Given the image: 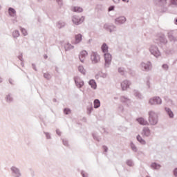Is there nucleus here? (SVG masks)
Here are the masks:
<instances>
[{"mask_svg":"<svg viewBox=\"0 0 177 177\" xmlns=\"http://www.w3.org/2000/svg\"><path fill=\"white\" fill-rule=\"evenodd\" d=\"M149 122L151 125H157L158 124V115L153 111L149 112Z\"/></svg>","mask_w":177,"mask_h":177,"instance_id":"nucleus-1","label":"nucleus"},{"mask_svg":"<svg viewBox=\"0 0 177 177\" xmlns=\"http://www.w3.org/2000/svg\"><path fill=\"white\" fill-rule=\"evenodd\" d=\"M104 68H109L111 65L112 57L111 54L106 53L104 54Z\"/></svg>","mask_w":177,"mask_h":177,"instance_id":"nucleus-2","label":"nucleus"},{"mask_svg":"<svg viewBox=\"0 0 177 177\" xmlns=\"http://www.w3.org/2000/svg\"><path fill=\"white\" fill-rule=\"evenodd\" d=\"M85 20V17L82 16L81 17L78 15H74L72 17V21L73 24H75V26H80V24H82Z\"/></svg>","mask_w":177,"mask_h":177,"instance_id":"nucleus-3","label":"nucleus"},{"mask_svg":"<svg viewBox=\"0 0 177 177\" xmlns=\"http://www.w3.org/2000/svg\"><path fill=\"white\" fill-rule=\"evenodd\" d=\"M91 60L93 64H97V63L100 62V55L97 52L93 51L91 55Z\"/></svg>","mask_w":177,"mask_h":177,"instance_id":"nucleus-4","label":"nucleus"},{"mask_svg":"<svg viewBox=\"0 0 177 177\" xmlns=\"http://www.w3.org/2000/svg\"><path fill=\"white\" fill-rule=\"evenodd\" d=\"M104 29L108 31V32H114L117 31V26L113 24L106 23L104 24Z\"/></svg>","mask_w":177,"mask_h":177,"instance_id":"nucleus-5","label":"nucleus"},{"mask_svg":"<svg viewBox=\"0 0 177 177\" xmlns=\"http://www.w3.org/2000/svg\"><path fill=\"white\" fill-rule=\"evenodd\" d=\"M149 52L151 55L155 56V57H158L161 55V53L160 52V50H158V47H157L155 45H151L149 48Z\"/></svg>","mask_w":177,"mask_h":177,"instance_id":"nucleus-6","label":"nucleus"},{"mask_svg":"<svg viewBox=\"0 0 177 177\" xmlns=\"http://www.w3.org/2000/svg\"><path fill=\"white\" fill-rule=\"evenodd\" d=\"M149 103L151 106L154 104H161L162 103V100L158 96H155L149 99Z\"/></svg>","mask_w":177,"mask_h":177,"instance_id":"nucleus-7","label":"nucleus"},{"mask_svg":"<svg viewBox=\"0 0 177 177\" xmlns=\"http://www.w3.org/2000/svg\"><path fill=\"white\" fill-rule=\"evenodd\" d=\"M10 171L13 177H21V172H20V169L17 168L16 166L11 167Z\"/></svg>","mask_w":177,"mask_h":177,"instance_id":"nucleus-8","label":"nucleus"},{"mask_svg":"<svg viewBox=\"0 0 177 177\" xmlns=\"http://www.w3.org/2000/svg\"><path fill=\"white\" fill-rule=\"evenodd\" d=\"M141 67L142 71H150L151 70V62L150 61H148L147 63L142 62Z\"/></svg>","mask_w":177,"mask_h":177,"instance_id":"nucleus-9","label":"nucleus"},{"mask_svg":"<svg viewBox=\"0 0 177 177\" xmlns=\"http://www.w3.org/2000/svg\"><path fill=\"white\" fill-rule=\"evenodd\" d=\"M126 21L127 18L124 16H120L115 19V24H116V26H121L122 24H124Z\"/></svg>","mask_w":177,"mask_h":177,"instance_id":"nucleus-10","label":"nucleus"},{"mask_svg":"<svg viewBox=\"0 0 177 177\" xmlns=\"http://www.w3.org/2000/svg\"><path fill=\"white\" fill-rule=\"evenodd\" d=\"M155 44H163L164 45H166V44L168 42V40H167V38H165V36L162 35L159 37L158 39H156L154 41Z\"/></svg>","mask_w":177,"mask_h":177,"instance_id":"nucleus-11","label":"nucleus"},{"mask_svg":"<svg viewBox=\"0 0 177 177\" xmlns=\"http://www.w3.org/2000/svg\"><path fill=\"white\" fill-rule=\"evenodd\" d=\"M74 81L77 88H82V86L84 85V80H81V78H80L78 76L74 77Z\"/></svg>","mask_w":177,"mask_h":177,"instance_id":"nucleus-12","label":"nucleus"},{"mask_svg":"<svg viewBox=\"0 0 177 177\" xmlns=\"http://www.w3.org/2000/svg\"><path fill=\"white\" fill-rule=\"evenodd\" d=\"M141 135L143 138H149V136L151 135V131H150L149 127H144L141 132Z\"/></svg>","mask_w":177,"mask_h":177,"instance_id":"nucleus-13","label":"nucleus"},{"mask_svg":"<svg viewBox=\"0 0 177 177\" xmlns=\"http://www.w3.org/2000/svg\"><path fill=\"white\" fill-rule=\"evenodd\" d=\"M88 56V52L85 50H83L79 54V59L81 63H84L85 62V58Z\"/></svg>","mask_w":177,"mask_h":177,"instance_id":"nucleus-14","label":"nucleus"},{"mask_svg":"<svg viewBox=\"0 0 177 177\" xmlns=\"http://www.w3.org/2000/svg\"><path fill=\"white\" fill-rule=\"evenodd\" d=\"M131 86V81L124 80L121 83L122 91H127Z\"/></svg>","mask_w":177,"mask_h":177,"instance_id":"nucleus-15","label":"nucleus"},{"mask_svg":"<svg viewBox=\"0 0 177 177\" xmlns=\"http://www.w3.org/2000/svg\"><path fill=\"white\" fill-rule=\"evenodd\" d=\"M136 121L140 125H149V122L143 118H138L136 119Z\"/></svg>","mask_w":177,"mask_h":177,"instance_id":"nucleus-16","label":"nucleus"},{"mask_svg":"<svg viewBox=\"0 0 177 177\" xmlns=\"http://www.w3.org/2000/svg\"><path fill=\"white\" fill-rule=\"evenodd\" d=\"M165 111H166V113L169 118H174V117H175L174 112L172 111V110H171L170 108L165 107Z\"/></svg>","mask_w":177,"mask_h":177,"instance_id":"nucleus-17","label":"nucleus"},{"mask_svg":"<svg viewBox=\"0 0 177 177\" xmlns=\"http://www.w3.org/2000/svg\"><path fill=\"white\" fill-rule=\"evenodd\" d=\"M88 85H90L92 89H97V84H96V81H95V80L93 79H91L88 81Z\"/></svg>","mask_w":177,"mask_h":177,"instance_id":"nucleus-18","label":"nucleus"},{"mask_svg":"<svg viewBox=\"0 0 177 177\" xmlns=\"http://www.w3.org/2000/svg\"><path fill=\"white\" fill-rule=\"evenodd\" d=\"M8 14L10 17H15L16 16V10L12 7H9Z\"/></svg>","mask_w":177,"mask_h":177,"instance_id":"nucleus-19","label":"nucleus"},{"mask_svg":"<svg viewBox=\"0 0 177 177\" xmlns=\"http://www.w3.org/2000/svg\"><path fill=\"white\" fill-rule=\"evenodd\" d=\"M75 44H78L81 41H82V35L81 33H79L77 35H75Z\"/></svg>","mask_w":177,"mask_h":177,"instance_id":"nucleus-20","label":"nucleus"},{"mask_svg":"<svg viewBox=\"0 0 177 177\" xmlns=\"http://www.w3.org/2000/svg\"><path fill=\"white\" fill-rule=\"evenodd\" d=\"M120 101L122 103H124V104H127V106L131 103V100H129L128 97L125 96H122L120 97Z\"/></svg>","mask_w":177,"mask_h":177,"instance_id":"nucleus-21","label":"nucleus"},{"mask_svg":"<svg viewBox=\"0 0 177 177\" xmlns=\"http://www.w3.org/2000/svg\"><path fill=\"white\" fill-rule=\"evenodd\" d=\"M151 168L152 169L158 170L161 168V165H160L156 162H153L151 164Z\"/></svg>","mask_w":177,"mask_h":177,"instance_id":"nucleus-22","label":"nucleus"},{"mask_svg":"<svg viewBox=\"0 0 177 177\" xmlns=\"http://www.w3.org/2000/svg\"><path fill=\"white\" fill-rule=\"evenodd\" d=\"M136 140L138 141L140 143V145H146V140H145V139H143V138H142V136L140 134H138L136 136Z\"/></svg>","mask_w":177,"mask_h":177,"instance_id":"nucleus-23","label":"nucleus"},{"mask_svg":"<svg viewBox=\"0 0 177 177\" xmlns=\"http://www.w3.org/2000/svg\"><path fill=\"white\" fill-rule=\"evenodd\" d=\"M57 27L59 30L62 28H64V27H66V22L63 21H59L58 22H57Z\"/></svg>","mask_w":177,"mask_h":177,"instance_id":"nucleus-24","label":"nucleus"},{"mask_svg":"<svg viewBox=\"0 0 177 177\" xmlns=\"http://www.w3.org/2000/svg\"><path fill=\"white\" fill-rule=\"evenodd\" d=\"M65 52L68 50H71V49H74V46L71 45L70 43H67L64 46Z\"/></svg>","mask_w":177,"mask_h":177,"instance_id":"nucleus-25","label":"nucleus"},{"mask_svg":"<svg viewBox=\"0 0 177 177\" xmlns=\"http://www.w3.org/2000/svg\"><path fill=\"white\" fill-rule=\"evenodd\" d=\"M101 49L103 52V53H106L109 52V46H107V44L103 43V44L101 46Z\"/></svg>","mask_w":177,"mask_h":177,"instance_id":"nucleus-26","label":"nucleus"},{"mask_svg":"<svg viewBox=\"0 0 177 177\" xmlns=\"http://www.w3.org/2000/svg\"><path fill=\"white\" fill-rule=\"evenodd\" d=\"M73 12H75L76 13H82V12H84V9L81 7L75 6L72 9Z\"/></svg>","mask_w":177,"mask_h":177,"instance_id":"nucleus-27","label":"nucleus"},{"mask_svg":"<svg viewBox=\"0 0 177 177\" xmlns=\"http://www.w3.org/2000/svg\"><path fill=\"white\" fill-rule=\"evenodd\" d=\"M130 147L134 153H138V147L133 143V142L131 141L130 142Z\"/></svg>","mask_w":177,"mask_h":177,"instance_id":"nucleus-28","label":"nucleus"},{"mask_svg":"<svg viewBox=\"0 0 177 177\" xmlns=\"http://www.w3.org/2000/svg\"><path fill=\"white\" fill-rule=\"evenodd\" d=\"M133 95L136 96V97H138V99H143V96L142 95V93L139 92L138 90L133 91Z\"/></svg>","mask_w":177,"mask_h":177,"instance_id":"nucleus-29","label":"nucleus"},{"mask_svg":"<svg viewBox=\"0 0 177 177\" xmlns=\"http://www.w3.org/2000/svg\"><path fill=\"white\" fill-rule=\"evenodd\" d=\"M86 110L88 115H91V114H92V111H93V106H92V103H90V105L87 106Z\"/></svg>","mask_w":177,"mask_h":177,"instance_id":"nucleus-30","label":"nucleus"},{"mask_svg":"<svg viewBox=\"0 0 177 177\" xmlns=\"http://www.w3.org/2000/svg\"><path fill=\"white\" fill-rule=\"evenodd\" d=\"M78 71L81 73V74H83V75H85L86 74V71L82 65H80L78 66Z\"/></svg>","mask_w":177,"mask_h":177,"instance_id":"nucleus-31","label":"nucleus"},{"mask_svg":"<svg viewBox=\"0 0 177 177\" xmlns=\"http://www.w3.org/2000/svg\"><path fill=\"white\" fill-rule=\"evenodd\" d=\"M6 101L7 103H12V102H13V97H12V94H8L6 96Z\"/></svg>","mask_w":177,"mask_h":177,"instance_id":"nucleus-32","label":"nucleus"},{"mask_svg":"<svg viewBox=\"0 0 177 177\" xmlns=\"http://www.w3.org/2000/svg\"><path fill=\"white\" fill-rule=\"evenodd\" d=\"M93 104L94 109H99L100 107V100L99 99L94 100Z\"/></svg>","mask_w":177,"mask_h":177,"instance_id":"nucleus-33","label":"nucleus"},{"mask_svg":"<svg viewBox=\"0 0 177 177\" xmlns=\"http://www.w3.org/2000/svg\"><path fill=\"white\" fill-rule=\"evenodd\" d=\"M169 39L171 42H175L176 41V37L172 35V33L169 32L168 33Z\"/></svg>","mask_w":177,"mask_h":177,"instance_id":"nucleus-34","label":"nucleus"},{"mask_svg":"<svg viewBox=\"0 0 177 177\" xmlns=\"http://www.w3.org/2000/svg\"><path fill=\"white\" fill-rule=\"evenodd\" d=\"M13 38H19L20 37V32L18 30H15L12 32Z\"/></svg>","mask_w":177,"mask_h":177,"instance_id":"nucleus-35","label":"nucleus"},{"mask_svg":"<svg viewBox=\"0 0 177 177\" xmlns=\"http://www.w3.org/2000/svg\"><path fill=\"white\" fill-rule=\"evenodd\" d=\"M156 2H158L160 6H164L167 5V1L168 0H154Z\"/></svg>","mask_w":177,"mask_h":177,"instance_id":"nucleus-36","label":"nucleus"},{"mask_svg":"<svg viewBox=\"0 0 177 177\" xmlns=\"http://www.w3.org/2000/svg\"><path fill=\"white\" fill-rule=\"evenodd\" d=\"M118 71L120 75H125V68L119 67Z\"/></svg>","mask_w":177,"mask_h":177,"instance_id":"nucleus-37","label":"nucleus"},{"mask_svg":"<svg viewBox=\"0 0 177 177\" xmlns=\"http://www.w3.org/2000/svg\"><path fill=\"white\" fill-rule=\"evenodd\" d=\"M126 164L127 165H128V167H133V165H135V164L133 163V160H132L131 159H129L126 161Z\"/></svg>","mask_w":177,"mask_h":177,"instance_id":"nucleus-38","label":"nucleus"},{"mask_svg":"<svg viewBox=\"0 0 177 177\" xmlns=\"http://www.w3.org/2000/svg\"><path fill=\"white\" fill-rule=\"evenodd\" d=\"M64 113L66 115H68V114H71V109L70 108H64Z\"/></svg>","mask_w":177,"mask_h":177,"instance_id":"nucleus-39","label":"nucleus"},{"mask_svg":"<svg viewBox=\"0 0 177 177\" xmlns=\"http://www.w3.org/2000/svg\"><path fill=\"white\" fill-rule=\"evenodd\" d=\"M44 77L46 78V80H50V78H52V76L50 75V74H49V73H44Z\"/></svg>","mask_w":177,"mask_h":177,"instance_id":"nucleus-40","label":"nucleus"},{"mask_svg":"<svg viewBox=\"0 0 177 177\" xmlns=\"http://www.w3.org/2000/svg\"><path fill=\"white\" fill-rule=\"evenodd\" d=\"M20 31H21V32H22V34H23V35H24V37L28 35L27 30H26V28L20 27Z\"/></svg>","mask_w":177,"mask_h":177,"instance_id":"nucleus-41","label":"nucleus"},{"mask_svg":"<svg viewBox=\"0 0 177 177\" xmlns=\"http://www.w3.org/2000/svg\"><path fill=\"white\" fill-rule=\"evenodd\" d=\"M162 68L165 71H168V70H169V66H168V64H163L162 65Z\"/></svg>","mask_w":177,"mask_h":177,"instance_id":"nucleus-42","label":"nucleus"},{"mask_svg":"<svg viewBox=\"0 0 177 177\" xmlns=\"http://www.w3.org/2000/svg\"><path fill=\"white\" fill-rule=\"evenodd\" d=\"M44 135H46V138L48 140L52 139V136H50V133L49 132L44 131Z\"/></svg>","mask_w":177,"mask_h":177,"instance_id":"nucleus-43","label":"nucleus"},{"mask_svg":"<svg viewBox=\"0 0 177 177\" xmlns=\"http://www.w3.org/2000/svg\"><path fill=\"white\" fill-rule=\"evenodd\" d=\"M62 143H63L64 146L68 147V146H69L68 140H67L66 139H62Z\"/></svg>","mask_w":177,"mask_h":177,"instance_id":"nucleus-44","label":"nucleus"},{"mask_svg":"<svg viewBox=\"0 0 177 177\" xmlns=\"http://www.w3.org/2000/svg\"><path fill=\"white\" fill-rule=\"evenodd\" d=\"M80 174H81V175H82V177H88V173H86V172L85 171H84V170H82Z\"/></svg>","mask_w":177,"mask_h":177,"instance_id":"nucleus-45","label":"nucleus"},{"mask_svg":"<svg viewBox=\"0 0 177 177\" xmlns=\"http://www.w3.org/2000/svg\"><path fill=\"white\" fill-rule=\"evenodd\" d=\"M96 9L97 10H103V9H104V8H103V6L102 4H97L96 6Z\"/></svg>","mask_w":177,"mask_h":177,"instance_id":"nucleus-46","label":"nucleus"},{"mask_svg":"<svg viewBox=\"0 0 177 177\" xmlns=\"http://www.w3.org/2000/svg\"><path fill=\"white\" fill-rule=\"evenodd\" d=\"M56 2L59 8H62V6H63V0H56Z\"/></svg>","mask_w":177,"mask_h":177,"instance_id":"nucleus-47","label":"nucleus"},{"mask_svg":"<svg viewBox=\"0 0 177 177\" xmlns=\"http://www.w3.org/2000/svg\"><path fill=\"white\" fill-rule=\"evenodd\" d=\"M17 57L20 62H24V59H23V53H20V55Z\"/></svg>","mask_w":177,"mask_h":177,"instance_id":"nucleus-48","label":"nucleus"},{"mask_svg":"<svg viewBox=\"0 0 177 177\" xmlns=\"http://www.w3.org/2000/svg\"><path fill=\"white\" fill-rule=\"evenodd\" d=\"M114 9H115V6H109V8H108L109 12H113V10H114Z\"/></svg>","mask_w":177,"mask_h":177,"instance_id":"nucleus-49","label":"nucleus"},{"mask_svg":"<svg viewBox=\"0 0 177 177\" xmlns=\"http://www.w3.org/2000/svg\"><path fill=\"white\" fill-rule=\"evenodd\" d=\"M102 149H103L104 153H107V151H109V147H107V146H106V145H103Z\"/></svg>","mask_w":177,"mask_h":177,"instance_id":"nucleus-50","label":"nucleus"},{"mask_svg":"<svg viewBox=\"0 0 177 177\" xmlns=\"http://www.w3.org/2000/svg\"><path fill=\"white\" fill-rule=\"evenodd\" d=\"M170 2L171 5H175L176 6H177V0H170Z\"/></svg>","mask_w":177,"mask_h":177,"instance_id":"nucleus-51","label":"nucleus"},{"mask_svg":"<svg viewBox=\"0 0 177 177\" xmlns=\"http://www.w3.org/2000/svg\"><path fill=\"white\" fill-rule=\"evenodd\" d=\"M56 133H57V135H58V136H62V132L60 131V130L59 129H56Z\"/></svg>","mask_w":177,"mask_h":177,"instance_id":"nucleus-52","label":"nucleus"},{"mask_svg":"<svg viewBox=\"0 0 177 177\" xmlns=\"http://www.w3.org/2000/svg\"><path fill=\"white\" fill-rule=\"evenodd\" d=\"M173 174L175 177H177V167L174 168V169L173 170Z\"/></svg>","mask_w":177,"mask_h":177,"instance_id":"nucleus-53","label":"nucleus"},{"mask_svg":"<svg viewBox=\"0 0 177 177\" xmlns=\"http://www.w3.org/2000/svg\"><path fill=\"white\" fill-rule=\"evenodd\" d=\"M129 74H130V75H135V72L133 71H132L131 69L129 70Z\"/></svg>","mask_w":177,"mask_h":177,"instance_id":"nucleus-54","label":"nucleus"},{"mask_svg":"<svg viewBox=\"0 0 177 177\" xmlns=\"http://www.w3.org/2000/svg\"><path fill=\"white\" fill-rule=\"evenodd\" d=\"M102 75H100L101 78H107V73H101Z\"/></svg>","mask_w":177,"mask_h":177,"instance_id":"nucleus-55","label":"nucleus"},{"mask_svg":"<svg viewBox=\"0 0 177 177\" xmlns=\"http://www.w3.org/2000/svg\"><path fill=\"white\" fill-rule=\"evenodd\" d=\"M92 136L95 140H97V142H99V139L97 138V136H96V134L93 133Z\"/></svg>","mask_w":177,"mask_h":177,"instance_id":"nucleus-56","label":"nucleus"},{"mask_svg":"<svg viewBox=\"0 0 177 177\" xmlns=\"http://www.w3.org/2000/svg\"><path fill=\"white\" fill-rule=\"evenodd\" d=\"M32 68L35 71H37L38 70L37 69V66H35V64H32Z\"/></svg>","mask_w":177,"mask_h":177,"instance_id":"nucleus-57","label":"nucleus"},{"mask_svg":"<svg viewBox=\"0 0 177 177\" xmlns=\"http://www.w3.org/2000/svg\"><path fill=\"white\" fill-rule=\"evenodd\" d=\"M147 86L149 88H150V80H147Z\"/></svg>","mask_w":177,"mask_h":177,"instance_id":"nucleus-58","label":"nucleus"},{"mask_svg":"<svg viewBox=\"0 0 177 177\" xmlns=\"http://www.w3.org/2000/svg\"><path fill=\"white\" fill-rule=\"evenodd\" d=\"M114 3H120V0H113Z\"/></svg>","mask_w":177,"mask_h":177,"instance_id":"nucleus-59","label":"nucleus"},{"mask_svg":"<svg viewBox=\"0 0 177 177\" xmlns=\"http://www.w3.org/2000/svg\"><path fill=\"white\" fill-rule=\"evenodd\" d=\"M104 133H106V135H109V132L106 131V129H103Z\"/></svg>","mask_w":177,"mask_h":177,"instance_id":"nucleus-60","label":"nucleus"},{"mask_svg":"<svg viewBox=\"0 0 177 177\" xmlns=\"http://www.w3.org/2000/svg\"><path fill=\"white\" fill-rule=\"evenodd\" d=\"M100 77V76L99 75L96 74L95 76V78L96 80H99V77Z\"/></svg>","mask_w":177,"mask_h":177,"instance_id":"nucleus-61","label":"nucleus"},{"mask_svg":"<svg viewBox=\"0 0 177 177\" xmlns=\"http://www.w3.org/2000/svg\"><path fill=\"white\" fill-rule=\"evenodd\" d=\"M102 74H103V72L102 71H99L97 75H99V76L100 77V75H102Z\"/></svg>","mask_w":177,"mask_h":177,"instance_id":"nucleus-62","label":"nucleus"},{"mask_svg":"<svg viewBox=\"0 0 177 177\" xmlns=\"http://www.w3.org/2000/svg\"><path fill=\"white\" fill-rule=\"evenodd\" d=\"M82 121H84V122H86V118L84 117L82 118Z\"/></svg>","mask_w":177,"mask_h":177,"instance_id":"nucleus-63","label":"nucleus"},{"mask_svg":"<svg viewBox=\"0 0 177 177\" xmlns=\"http://www.w3.org/2000/svg\"><path fill=\"white\" fill-rule=\"evenodd\" d=\"M174 24L177 26V19H174Z\"/></svg>","mask_w":177,"mask_h":177,"instance_id":"nucleus-64","label":"nucleus"}]
</instances>
